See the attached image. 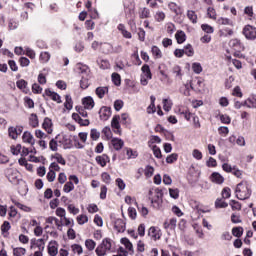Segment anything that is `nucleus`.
Returning <instances> with one entry per match:
<instances>
[{
  "instance_id": "0eeeda50",
  "label": "nucleus",
  "mask_w": 256,
  "mask_h": 256,
  "mask_svg": "<svg viewBox=\"0 0 256 256\" xmlns=\"http://www.w3.org/2000/svg\"><path fill=\"white\" fill-rule=\"evenodd\" d=\"M190 89L196 93H201V89H203V80L196 78L195 80L190 81Z\"/></svg>"
},
{
  "instance_id": "c756f323",
  "label": "nucleus",
  "mask_w": 256,
  "mask_h": 256,
  "mask_svg": "<svg viewBox=\"0 0 256 256\" xmlns=\"http://www.w3.org/2000/svg\"><path fill=\"white\" fill-rule=\"evenodd\" d=\"M192 70L196 75H201V73H203V66H201V63L199 62H194L192 64Z\"/></svg>"
},
{
  "instance_id": "20e7f679",
  "label": "nucleus",
  "mask_w": 256,
  "mask_h": 256,
  "mask_svg": "<svg viewBox=\"0 0 256 256\" xmlns=\"http://www.w3.org/2000/svg\"><path fill=\"white\" fill-rule=\"evenodd\" d=\"M243 35L245 36L248 41H255L256 39V27L251 25H246L242 31Z\"/></svg>"
},
{
  "instance_id": "8fccbe9b",
  "label": "nucleus",
  "mask_w": 256,
  "mask_h": 256,
  "mask_svg": "<svg viewBox=\"0 0 256 256\" xmlns=\"http://www.w3.org/2000/svg\"><path fill=\"white\" fill-rule=\"evenodd\" d=\"M151 203L155 209H159V207H161V203H163V198H152Z\"/></svg>"
},
{
  "instance_id": "cd10ccee",
  "label": "nucleus",
  "mask_w": 256,
  "mask_h": 256,
  "mask_svg": "<svg viewBox=\"0 0 256 256\" xmlns=\"http://www.w3.org/2000/svg\"><path fill=\"white\" fill-rule=\"evenodd\" d=\"M57 139H59V135H57L55 138H52L49 142V147L51 151H58L59 144L57 143Z\"/></svg>"
},
{
  "instance_id": "49530a36",
  "label": "nucleus",
  "mask_w": 256,
  "mask_h": 256,
  "mask_svg": "<svg viewBox=\"0 0 256 256\" xmlns=\"http://www.w3.org/2000/svg\"><path fill=\"white\" fill-rule=\"evenodd\" d=\"M152 151L156 159H161V157H163V155L161 154V148H159L157 145H154L152 147Z\"/></svg>"
},
{
  "instance_id": "f3484780",
  "label": "nucleus",
  "mask_w": 256,
  "mask_h": 256,
  "mask_svg": "<svg viewBox=\"0 0 256 256\" xmlns=\"http://www.w3.org/2000/svg\"><path fill=\"white\" fill-rule=\"evenodd\" d=\"M95 93L99 99H103V97H105V94L109 93V87L107 86L97 87L95 90Z\"/></svg>"
},
{
  "instance_id": "0e129e2a",
  "label": "nucleus",
  "mask_w": 256,
  "mask_h": 256,
  "mask_svg": "<svg viewBox=\"0 0 256 256\" xmlns=\"http://www.w3.org/2000/svg\"><path fill=\"white\" fill-rule=\"evenodd\" d=\"M51 245H53V242H50V245L48 246L49 255L57 256V253H58L57 248H55V246H51Z\"/></svg>"
},
{
  "instance_id": "4be33fe9",
  "label": "nucleus",
  "mask_w": 256,
  "mask_h": 256,
  "mask_svg": "<svg viewBox=\"0 0 256 256\" xmlns=\"http://www.w3.org/2000/svg\"><path fill=\"white\" fill-rule=\"evenodd\" d=\"M150 105L147 107V113L149 115H151L152 113H155L157 111V109L155 108V101H156V98L155 96H150Z\"/></svg>"
},
{
  "instance_id": "393cba45",
  "label": "nucleus",
  "mask_w": 256,
  "mask_h": 256,
  "mask_svg": "<svg viewBox=\"0 0 256 256\" xmlns=\"http://www.w3.org/2000/svg\"><path fill=\"white\" fill-rule=\"evenodd\" d=\"M29 125L30 127H39V118L37 117V114H31L29 118Z\"/></svg>"
},
{
  "instance_id": "c9c22d12",
  "label": "nucleus",
  "mask_w": 256,
  "mask_h": 256,
  "mask_svg": "<svg viewBox=\"0 0 256 256\" xmlns=\"http://www.w3.org/2000/svg\"><path fill=\"white\" fill-rule=\"evenodd\" d=\"M73 189H75V185L73 184L72 181L66 182L63 187L64 193H71V191H73Z\"/></svg>"
},
{
  "instance_id": "423d86ee",
  "label": "nucleus",
  "mask_w": 256,
  "mask_h": 256,
  "mask_svg": "<svg viewBox=\"0 0 256 256\" xmlns=\"http://www.w3.org/2000/svg\"><path fill=\"white\" fill-rule=\"evenodd\" d=\"M125 15L130 21H135V5L130 4L127 6V2L124 3Z\"/></svg>"
},
{
  "instance_id": "13d9d810",
  "label": "nucleus",
  "mask_w": 256,
  "mask_h": 256,
  "mask_svg": "<svg viewBox=\"0 0 256 256\" xmlns=\"http://www.w3.org/2000/svg\"><path fill=\"white\" fill-rule=\"evenodd\" d=\"M75 110L77 111L78 115H80L81 117H88V114L85 111V108H83L82 106H76Z\"/></svg>"
},
{
  "instance_id": "2f4dec72",
  "label": "nucleus",
  "mask_w": 256,
  "mask_h": 256,
  "mask_svg": "<svg viewBox=\"0 0 256 256\" xmlns=\"http://www.w3.org/2000/svg\"><path fill=\"white\" fill-rule=\"evenodd\" d=\"M247 101V107L248 109H256V96L253 95L252 97H249L248 99H246Z\"/></svg>"
},
{
  "instance_id": "052dcab7",
  "label": "nucleus",
  "mask_w": 256,
  "mask_h": 256,
  "mask_svg": "<svg viewBox=\"0 0 256 256\" xmlns=\"http://www.w3.org/2000/svg\"><path fill=\"white\" fill-rule=\"evenodd\" d=\"M169 194L172 199H179V189L169 188Z\"/></svg>"
},
{
  "instance_id": "e2e57ef3",
  "label": "nucleus",
  "mask_w": 256,
  "mask_h": 256,
  "mask_svg": "<svg viewBox=\"0 0 256 256\" xmlns=\"http://www.w3.org/2000/svg\"><path fill=\"white\" fill-rule=\"evenodd\" d=\"M230 47H233L234 49H239L241 47V41L239 39H232L229 42Z\"/></svg>"
},
{
  "instance_id": "ea45409f",
  "label": "nucleus",
  "mask_w": 256,
  "mask_h": 256,
  "mask_svg": "<svg viewBox=\"0 0 256 256\" xmlns=\"http://www.w3.org/2000/svg\"><path fill=\"white\" fill-rule=\"evenodd\" d=\"M229 205L232 208V211H241V203H239L238 201L230 200Z\"/></svg>"
},
{
  "instance_id": "6ab92c4d",
  "label": "nucleus",
  "mask_w": 256,
  "mask_h": 256,
  "mask_svg": "<svg viewBox=\"0 0 256 256\" xmlns=\"http://www.w3.org/2000/svg\"><path fill=\"white\" fill-rule=\"evenodd\" d=\"M22 139L24 141V143H29L30 145H35V138H33V134H31V132H24Z\"/></svg>"
},
{
  "instance_id": "1a4fd4ad",
  "label": "nucleus",
  "mask_w": 256,
  "mask_h": 256,
  "mask_svg": "<svg viewBox=\"0 0 256 256\" xmlns=\"http://www.w3.org/2000/svg\"><path fill=\"white\" fill-rule=\"evenodd\" d=\"M99 115L101 121H108L109 117H111V107L103 106L99 110Z\"/></svg>"
},
{
  "instance_id": "603ef678",
  "label": "nucleus",
  "mask_w": 256,
  "mask_h": 256,
  "mask_svg": "<svg viewBox=\"0 0 256 256\" xmlns=\"http://www.w3.org/2000/svg\"><path fill=\"white\" fill-rule=\"evenodd\" d=\"M56 177H57V174L54 172L53 169H50V171L47 173V180L49 181V183H53Z\"/></svg>"
},
{
  "instance_id": "9b49d317",
  "label": "nucleus",
  "mask_w": 256,
  "mask_h": 256,
  "mask_svg": "<svg viewBox=\"0 0 256 256\" xmlns=\"http://www.w3.org/2000/svg\"><path fill=\"white\" fill-rule=\"evenodd\" d=\"M95 160H96V163L98 165H100V167H107V163H109V161H111V159L109 158V156L107 154H103L101 156H96Z\"/></svg>"
},
{
  "instance_id": "4468645a",
  "label": "nucleus",
  "mask_w": 256,
  "mask_h": 256,
  "mask_svg": "<svg viewBox=\"0 0 256 256\" xmlns=\"http://www.w3.org/2000/svg\"><path fill=\"white\" fill-rule=\"evenodd\" d=\"M44 95L50 97L52 101H56L57 103H62L61 96L56 92L51 91L50 89H46Z\"/></svg>"
},
{
  "instance_id": "de8ad7c7",
  "label": "nucleus",
  "mask_w": 256,
  "mask_h": 256,
  "mask_svg": "<svg viewBox=\"0 0 256 256\" xmlns=\"http://www.w3.org/2000/svg\"><path fill=\"white\" fill-rule=\"evenodd\" d=\"M11 229V224L9 221H4V223L1 225V232L2 235H5L9 230Z\"/></svg>"
},
{
  "instance_id": "e433bc0d",
  "label": "nucleus",
  "mask_w": 256,
  "mask_h": 256,
  "mask_svg": "<svg viewBox=\"0 0 256 256\" xmlns=\"http://www.w3.org/2000/svg\"><path fill=\"white\" fill-rule=\"evenodd\" d=\"M168 7H169L170 11H172L176 15H179L181 13V12H179L181 10V8H179V6H177V4L175 2H170L168 4Z\"/></svg>"
},
{
  "instance_id": "69168bd1",
  "label": "nucleus",
  "mask_w": 256,
  "mask_h": 256,
  "mask_svg": "<svg viewBox=\"0 0 256 256\" xmlns=\"http://www.w3.org/2000/svg\"><path fill=\"white\" fill-rule=\"evenodd\" d=\"M116 185L120 189V191H124V189L126 187L125 181H123V179H121V178L116 179Z\"/></svg>"
},
{
  "instance_id": "2eb2a0df",
  "label": "nucleus",
  "mask_w": 256,
  "mask_h": 256,
  "mask_svg": "<svg viewBox=\"0 0 256 256\" xmlns=\"http://www.w3.org/2000/svg\"><path fill=\"white\" fill-rule=\"evenodd\" d=\"M53 126V122L51 121V119L49 117H46L43 121L42 127L43 129H45L47 131V133L49 135H51V133H53V128H51Z\"/></svg>"
},
{
  "instance_id": "72a5a7b5",
  "label": "nucleus",
  "mask_w": 256,
  "mask_h": 256,
  "mask_svg": "<svg viewBox=\"0 0 256 256\" xmlns=\"http://www.w3.org/2000/svg\"><path fill=\"white\" fill-rule=\"evenodd\" d=\"M52 158L55 159L57 161V163H59L60 165L67 164V161L65 160V158H63V155H61L59 153H55V155H53Z\"/></svg>"
},
{
  "instance_id": "864d4df0",
  "label": "nucleus",
  "mask_w": 256,
  "mask_h": 256,
  "mask_svg": "<svg viewBox=\"0 0 256 256\" xmlns=\"http://www.w3.org/2000/svg\"><path fill=\"white\" fill-rule=\"evenodd\" d=\"M122 125H131V119L129 118V114L124 113L121 115Z\"/></svg>"
},
{
  "instance_id": "6e6552de",
  "label": "nucleus",
  "mask_w": 256,
  "mask_h": 256,
  "mask_svg": "<svg viewBox=\"0 0 256 256\" xmlns=\"http://www.w3.org/2000/svg\"><path fill=\"white\" fill-rule=\"evenodd\" d=\"M9 137L12 139H17L21 133H23V126H17V127H9L8 128Z\"/></svg>"
},
{
  "instance_id": "c03bdc74",
  "label": "nucleus",
  "mask_w": 256,
  "mask_h": 256,
  "mask_svg": "<svg viewBox=\"0 0 256 256\" xmlns=\"http://www.w3.org/2000/svg\"><path fill=\"white\" fill-rule=\"evenodd\" d=\"M90 137L93 139V141H97L101 137V133L97 131V129L93 128L90 131Z\"/></svg>"
},
{
  "instance_id": "338daca9",
  "label": "nucleus",
  "mask_w": 256,
  "mask_h": 256,
  "mask_svg": "<svg viewBox=\"0 0 256 256\" xmlns=\"http://www.w3.org/2000/svg\"><path fill=\"white\" fill-rule=\"evenodd\" d=\"M123 105H124L123 100H115V102H114V109H115V111L122 110L123 109Z\"/></svg>"
},
{
  "instance_id": "f704fd0d",
  "label": "nucleus",
  "mask_w": 256,
  "mask_h": 256,
  "mask_svg": "<svg viewBox=\"0 0 256 256\" xmlns=\"http://www.w3.org/2000/svg\"><path fill=\"white\" fill-rule=\"evenodd\" d=\"M12 203H14L16 205V207H18V209H21L22 211H25L26 213L31 212V208H29V206H25V205L17 202L15 199H12Z\"/></svg>"
},
{
  "instance_id": "bf43d9fd",
  "label": "nucleus",
  "mask_w": 256,
  "mask_h": 256,
  "mask_svg": "<svg viewBox=\"0 0 256 256\" xmlns=\"http://www.w3.org/2000/svg\"><path fill=\"white\" fill-rule=\"evenodd\" d=\"M201 29H202V31H204L205 33H208V34H211L214 31L213 27L209 24H202Z\"/></svg>"
},
{
  "instance_id": "473e14b6",
  "label": "nucleus",
  "mask_w": 256,
  "mask_h": 256,
  "mask_svg": "<svg viewBox=\"0 0 256 256\" xmlns=\"http://www.w3.org/2000/svg\"><path fill=\"white\" fill-rule=\"evenodd\" d=\"M125 151H126V155L128 157V159H137L138 157V153L137 151H133V149L131 148H125Z\"/></svg>"
},
{
  "instance_id": "f257e3e1",
  "label": "nucleus",
  "mask_w": 256,
  "mask_h": 256,
  "mask_svg": "<svg viewBox=\"0 0 256 256\" xmlns=\"http://www.w3.org/2000/svg\"><path fill=\"white\" fill-rule=\"evenodd\" d=\"M235 193L237 199L245 201V199H249V197H251L252 191L251 188H249V184L246 181H242L236 186Z\"/></svg>"
},
{
  "instance_id": "a878e982",
  "label": "nucleus",
  "mask_w": 256,
  "mask_h": 256,
  "mask_svg": "<svg viewBox=\"0 0 256 256\" xmlns=\"http://www.w3.org/2000/svg\"><path fill=\"white\" fill-rule=\"evenodd\" d=\"M215 207L216 209H226V207H229V204L223 198H218L215 201Z\"/></svg>"
},
{
  "instance_id": "09e8293b",
  "label": "nucleus",
  "mask_w": 256,
  "mask_h": 256,
  "mask_svg": "<svg viewBox=\"0 0 256 256\" xmlns=\"http://www.w3.org/2000/svg\"><path fill=\"white\" fill-rule=\"evenodd\" d=\"M49 59H51V54H49V52H41L40 61H42V63H47Z\"/></svg>"
},
{
  "instance_id": "b1692460",
  "label": "nucleus",
  "mask_w": 256,
  "mask_h": 256,
  "mask_svg": "<svg viewBox=\"0 0 256 256\" xmlns=\"http://www.w3.org/2000/svg\"><path fill=\"white\" fill-rule=\"evenodd\" d=\"M65 99L64 107L68 111H71V109H73V98H71V95L68 94L65 96Z\"/></svg>"
},
{
  "instance_id": "412c9836",
  "label": "nucleus",
  "mask_w": 256,
  "mask_h": 256,
  "mask_svg": "<svg viewBox=\"0 0 256 256\" xmlns=\"http://www.w3.org/2000/svg\"><path fill=\"white\" fill-rule=\"evenodd\" d=\"M141 71L146 79H153V74L151 73V68L149 67V65L144 64L141 68Z\"/></svg>"
},
{
  "instance_id": "5701e85b",
  "label": "nucleus",
  "mask_w": 256,
  "mask_h": 256,
  "mask_svg": "<svg viewBox=\"0 0 256 256\" xmlns=\"http://www.w3.org/2000/svg\"><path fill=\"white\" fill-rule=\"evenodd\" d=\"M101 46V51L104 54H109V53H113V45H111L110 43H100Z\"/></svg>"
},
{
  "instance_id": "79ce46f5",
  "label": "nucleus",
  "mask_w": 256,
  "mask_h": 256,
  "mask_svg": "<svg viewBox=\"0 0 256 256\" xmlns=\"http://www.w3.org/2000/svg\"><path fill=\"white\" fill-rule=\"evenodd\" d=\"M153 173H155V168L151 165H147L144 170L145 177H153Z\"/></svg>"
},
{
  "instance_id": "5fc2aeb1",
  "label": "nucleus",
  "mask_w": 256,
  "mask_h": 256,
  "mask_svg": "<svg viewBox=\"0 0 256 256\" xmlns=\"http://www.w3.org/2000/svg\"><path fill=\"white\" fill-rule=\"evenodd\" d=\"M17 27H19V23L13 19H10L8 23L9 31H14V29H17Z\"/></svg>"
},
{
  "instance_id": "7c9ffc66",
  "label": "nucleus",
  "mask_w": 256,
  "mask_h": 256,
  "mask_svg": "<svg viewBox=\"0 0 256 256\" xmlns=\"http://www.w3.org/2000/svg\"><path fill=\"white\" fill-rule=\"evenodd\" d=\"M232 235L238 239L243 236V227L237 226L232 228Z\"/></svg>"
},
{
  "instance_id": "6e6d98bb",
  "label": "nucleus",
  "mask_w": 256,
  "mask_h": 256,
  "mask_svg": "<svg viewBox=\"0 0 256 256\" xmlns=\"http://www.w3.org/2000/svg\"><path fill=\"white\" fill-rule=\"evenodd\" d=\"M231 197V188L225 187L222 190V199H229Z\"/></svg>"
},
{
  "instance_id": "bb28decb",
  "label": "nucleus",
  "mask_w": 256,
  "mask_h": 256,
  "mask_svg": "<svg viewBox=\"0 0 256 256\" xmlns=\"http://www.w3.org/2000/svg\"><path fill=\"white\" fill-rule=\"evenodd\" d=\"M184 55L187 57H193L195 55V50L193 49V46L191 44H187L184 46Z\"/></svg>"
},
{
  "instance_id": "9d476101",
  "label": "nucleus",
  "mask_w": 256,
  "mask_h": 256,
  "mask_svg": "<svg viewBox=\"0 0 256 256\" xmlns=\"http://www.w3.org/2000/svg\"><path fill=\"white\" fill-rule=\"evenodd\" d=\"M210 181L216 185H223L225 183V178L219 174V172H213L210 175Z\"/></svg>"
},
{
  "instance_id": "39448f33",
  "label": "nucleus",
  "mask_w": 256,
  "mask_h": 256,
  "mask_svg": "<svg viewBox=\"0 0 256 256\" xmlns=\"http://www.w3.org/2000/svg\"><path fill=\"white\" fill-rule=\"evenodd\" d=\"M119 121H121V116L119 115L113 116L111 121V127L116 135H121V124H119Z\"/></svg>"
},
{
  "instance_id": "3c124183",
  "label": "nucleus",
  "mask_w": 256,
  "mask_h": 256,
  "mask_svg": "<svg viewBox=\"0 0 256 256\" xmlns=\"http://www.w3.org/2000/svg\"><path fill=\"white\" fill-rule=\"evenodd\" d=\"M27 253V250L25 248H14L13 249V255L14 256H23Z\"/></svg>"
},
{
  "instance_id": "f8f14e48",
  "label": "nucleus",
  "mask_w": 256,
  "mask_h": 256,
  "mask_svg": "<svg viewBox=\"0 0 256 256\" xmlns=\"http://www.w3.org/2000/svg\"><path fill=\"white\" fill-rule=\"evenodd\" d=\"M82 105H84V109H88L89 111L95 107V101L93 97L87 96L82 99Z\"/></svg>"
},
{
  "instance_id": "f03ea898",
  "label": "nucleus",
  "mask_w": 256,
  "mask_h": 256,
  "mask_svg": "<svg viewBox=\"0 0 256 256\" xmlns=\"http://www.w3.org/2000/svg\"><path fill=\"white\" fill-rule=\"evenodd\" d=\"M111 247H113L112 240L110 238H105L102 240V243L98 245L95 252L98 256L107 255V251H111Z\"/></svg>"
},
{
  "instance_id": "37998d69",
  "label": "nucleus",
  "mask_w": 256,
  "mask_h": 256,
  "mask_svg": "<svg viewBox=\"0 0 256 256\" xmlns=\"http://www.w3.org/2000/svg\"><path fill=\"white\" fill-rule=\"evenodd\" d=\"M187 17L192 23H197V14L193 10H188Z\"/></svg>"
},
{
  "instance_id": "a211bd4d",
  "label": "nucleus",
  "mask_w": 256,
  "mask_h": 256,
  "mask_svg": "<svg viewBox=\"0 0 256 256\" xmlns=\"http://www.w3.org/2000/svg\"><path fill=\"white\" fill-rule=\"evenodd\" d=\"M115 229L118 231V233H124L126 223L123 221V219H117L114 224Z\"/></svg>"
},
{
  "instance_id": "7ed1b4c3",
  "label": "nucleus",
  "mask_w": 256,
  "mask_h": 256,
  "mask_svg": "<svg viewBox=\"0 0 256 256\" xmlns=\"http://www.w3.org/2000/svg\"><path fill=\"white\" fill-rule=\"evenodd\" d=\"M4 174L10 183H17V181H19V171L17 169L6 168Z\"/></svg>"
},
{
  "instance_id": "4d7b16f0",
  "label": "nucleus",
  "mask_w": 256,
  "mask_h": 256,
  "mask_svg": "<svg viewBox=\"0 0 256 256\" xmlns=\"http://www.w3.org/2000/svg\"><path fill=\"white\" fill-rule=\"evenodd\" d=\"M71 249L73 253H78V255H81V253H83V247H81V245L79 244H73L71 246Z\"/></svg>"
},
{
  "instance_id": "680f3d73",
  "label": "nucleus",
  "mask_w": 256,
  "mask_h": 256,
  "mask_svg": "<svg viewBox=\"0 0 256 256\" xmlns=\"http://www.w3.org/2000/svg\"><path fill=\"white\" fill-rule=\"evenodd\" d=\"M77 221H78V225H85V223L89 221V218L87 217V215H79L77 217Z\"/></svg>"
},
{
  "instance_id": "58836bf2",
  "label": "nucleus",
  "mask_w": 256,
  "mask_h": 256,
  "mask_svg": "<svg viewBox=\"0 0 256 256\" xmlns=\"http://www.w3.org/2000/svg\"><path fill=\"white\" fill-rule=\"evenodd\" d=\"M121 243L126 247V249H128V251H133V244L128 238H122Z\"/></svg>"
},
{
  "instance_id": "c85d7f7f",
  "label": "nucleus",
  "mask_w": 256,
  "mask_h": 256,
  "mask_svg": "<svg viewBox=\"0 0 256 256\" xmlns=\"http://www.w3.org/2000/svg\"><path fill=\"white\" fill-rule=\"evenodd\" d=\"M151 51L155 59H161V57H163V53L161 52V49H159V47L152 46Z\"/></svg>"
},
{
  "instance_id": "4c0bfd02",
  "label": "nucleus",
  "mask_w": 256,
  "mask_h": 256,
  "mask_svg": "<svg viewBox=\"0 0 256 256\" xmlns=\"http://www.w3.org/2000/svg\"><path fill=\"white\" fill-rule=\"evenodd\" d=\"M112 82L116 87H119L121 85V75L119 73H112Z\"/></svg>"
},
{
  "instance_id": "774afa93",
  "label": "nucleus",
  "mask_w": 256,
  "mask_h": 256,
  "mask_svg": "<svg viewBox=\"0 0 256 256\" xmlns=\"http://www.w3.org/2000/svg\"><path fill=\"white\" fill-rule=\"evenodd\" d=\"M18 89H27V81L21 79L16 82Z\"/></svg>"
},
{
  "instance_id": "dca6fc26",
  "label": "nucleus",
  "mask_w": 256,
  "mask_h": 256,
  "mask_svg": "<svg viewBox=\"0 0 256 256\" xmlns=\"http://www.w3.org/2000/svg\"><path fill=\"white\" fill-rule=\"evenodd\" d=\"M148 235L149 237H152L154 241H157V239H161V233L154 226L149 228Z\"/></svg>"
},
{
  "instance_id": "a19ab883",
  "label": "nucleus",
  "mask_w": 256,
  "mask_h": 256,
  "mask_svg": "<svg viewBox=\"0 0 256 256\" xmlns=\"http://www.w3.org/2000/svg\"><path fill=\"white\" fill-rule=\"evenodd\" d=\"M97 246V243H95L92 239H87L85 241V247L88 249V251H93L95 247Z\"/></svg>"
},
{
  "instance_id": "aec40b11",
  "label": "nucleus",
  "mask_w": 256,
  "mask_h": 256,
  "mask_svg": "<svg viewBox=\"0 0 256 256\" xmlns=\"http://www.w3.org/2000/svg\"><path fill=\"white\" fill-rule=\"evenodd\" d=\"M175 37L179 45H182V43H185V41H187V35L182 30H178L175 34Z\"/></svg>"
},
{
  "instance_id": "ddd939ff",
  "label": "nucleus",
  "mask_w": 256,
  "mask_h": 256,
  "mask_svg": "<svg viewBox=\"0 0 256 256\" xmlns=\"http://www.w3.org/2000/svg\"><path fill=\"white\" fill-rule=\"evenodd\" d=\"M111 145L114 147L115 151H121L125 142L121 138H112Z\"/></svg>"
},
{
  "instance_id": "a18cd8bd",
  "label": "nucleus",
  "mask_w": 256,
  "mask_h": 256,
  "mask_svg": "<svg viewBox=\"0 0 256 256\" xmlns=\"http://www.w3.org/2000/svg\"><path fill=\"white\" fill-rule=\"evenodd\" d=\"M177 159H179V154L173 153V154L167 156L166 163H169V164L175 163V161H177Z\"/></svg>"
}]
</instances>
